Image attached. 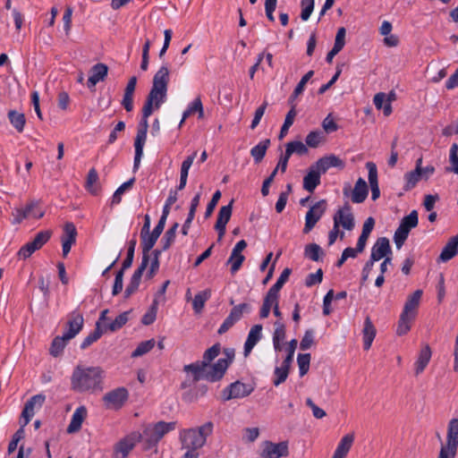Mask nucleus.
I'll return each mask as SVG.
<instances>
[{
    "instance_id": "1",
    "label": "nucleus",
    "mask_w": 458,
    "mask_h": 458,
    "mask_svg": "<svg viewBox=\"0 0 458 458\" xmlns=\"http://www.w3.org/2000/svg\"><path fill=\"white\" fill-rule=\"evenodd\" d=\"M103 373L99 367L78 366L72 375V388L79 393L102 391Z\"/></svg>"
},
{
    "instance_id": "2",
    "label": "nucleus",
    "mask_w": 458,
    "mask_h": 458,
    "mask_svg": "<svg viewBox=\"0 0 458 458\" xmlns=\"http://www.w3.org/2000/svg\"><path fill=\"white\" fill-rule=\"evenodd\" d=\"M221 351L220 344H215L210 348L205 351L201 360H197L191 364L185 365L183 370L187 373H192L193 381L197 382L200 379H205L209 382H217L220 379L212 378V368L214 364L211 362L219 355Z\"/></svg>"
},
{
    "instance_id": "3",
    "label": "nucleus",
    "mask_w": 458,
    "mask_h": 458,
    "mask_svg": "<svg viewBox=\"0 0 458 458\" xmlns=\"http://www.w3.org/2000/svg\"><path fill=\"white\" fill-rule=\"evenodd\" d=\"M213 428V422L208 421L198 428L182 429L180 432L182 447L198 451L206 445L207 437L212 434Z\"/></svg>"
},
{
    "instance_id": "4",
    "label": "nucleus",
    "mask_w": 458,
    "mask_h": 458,
    "mask_svg": "<svg viewBox=\"0 0 458 458\" xmlns=\"http://www.w3.org/2000/svg\"><path fill=\"white\" fill-rule=\"evenodd\" d=\"M422 293V290H416L407 297L396 327V334L398 335H404L410 331L411 323L417 315Z\"/></svg>"
},
{
    "instance_id": "5",
    "label": "nucleus",
    "mask_w": 458,
    "mask_h": 458,
    "mask_svg": "<svg viewBox=\"0 0 458 458\" xmlns=\"http://www.w3.org/2000/svg\"><path fill=\"white\" fill-rule=\"evenodd\" d=\"M175 427V421L165 422L163 420L158 421L153 425H148L143 430L142 435H140V438H142L144 442V449L149 450L153 447H156L158 442L165 437V435L174 430Z\"/></svg>"
},
{
    "instance_id": "6",
    "label": "nucleus",
    "mask_w": 458,
    "mask_h": 458,
    "mask_svg": "<svg viewBox=\"0 0 458 458\" xmlns=\"http://www.w3.org/2000/svg\"><path fill=\"white\" fill-rule=\"evenodd\" d=\"M419 218L417 210H412L408 216H405L395 230L394 234V242L398 250H400L407 240L409 233L412 228L418 225Z\"/></svg>"
},
{
    "instance_id": "7",
    "label": "nucleus",
    "mask_w": 458,
    "mask_h": 458,
    "mask_svg": "<svg viewBox=\"0 0 458 458\" xmlns=\"http://www.w3.org/2000/svg\"><path fill=\"white\" fill-rule=\"evenodd\" d=\"M151 114H146V109L142 108V118L139 123L137 135L134 140L135 156L133 162V169L136 170L140 166L141 157L143 156V148L147 140V132L148 129V118Z\"/></svg>"
},
{
    "instance_id": "8",
    "label": "nucleus",
    "mask_w": 458,
    "mask_h": 458,
    "mask_svg": "<svg viewBox=\"0 0 458 458\" xmlns=\"http://www.w3.org/2000/svg\"><path fill=\"white\" fill-rule=\"evenodd\" d=\"M52 235L49 230L38 232L34 239L24 244L18 251V256L22 259L30 258L36 250L41 249L47 243Z\"/></svg>"
},
{
    "instance_id": "9",
    "label": "nucleus",
    "mask_w": 458,
    "mask_h": 458,
    "mask_svg": "<svg viewBox=\"0 0 458 458\" xmlns=\"http://www.w3.org/2000/svg\"><path fill=\"white\" fill-rule=\"evenodd\" d=\"M251 311V306L249 303H241L233 306L229 315L225 318L222 325L217 330L219 335L226 333L233 325L241 320L243 314H249Z\"/></svg>"
},
{
    "instance_id": "10",
    "label": "nucleus",
    "mask_w": 458,
    "mask_h": 458,
    "mask_svg": "<svg viewBox=\"0 0 458 458\" xmlns=\"http://www.w3.org/2000/svg\"><path fill=\"white\" fill-rule=\"evenodd\" d=\"M253 391L254 387L252 386L237 380L223 390L222 397L225 401L243 398L250 395Z\"/></svg>"
},
{
    "instance_id": "11",
    "label": "nucleus",
    "mask_w": 458,
    "mask_h": 458,
    "mask_svg": "<svg viewBox=\"0 0 458 458\" xmlns=\"http://www.w3.org/2000/svg\"><path fill=\"white\" fill-rule=\"evenodd\" d=\"M129 392L125 387H117L107 392L102 398L107 409L118 410L123 407L128 400Z\"/></svg>"
},
{
    "instance_id": "12",
    "label": "nucleus",
    "mask_w": 458,
    "mask_h": 458,
    "mask_svg": "<svg viewBox=\"0 0 458 458\" xmlns=\"http://www.w3.org/2000/svg\"><path fill=\"white\" fill-rule=\"evenodd\" d=\"M326 199H321L310 208L305 216V225L303 228L304 233H308L310 231L313 229V227L316 225V224L326 212Z\"/></svg>"
},
{
    "instance_id": "13",
    "label": "nucleus",
    "mask_w": 458,
    "mask_h": 458,
    "mask_svg": "<svg viewBox=\"0 0 458 458\" xmlns=\"http://www.w3.org/2000/svg\"><path fill=\"white\" fill-rule=\"evenodd\" d=\"M225 358H220L212 368L213 375L211 377L215 379H222L230 364L233 361L235 352L233 348H225L223 352Z\"/></svg>"
},
{
    "instance_id": "14",
    "label": "nucleus",
    "mask_w": 458,
    "mask_h": 458,
    "mask_svg": "<svg viewBox=\"0 0 458 458\" xmlns=\"http://www.w3.org/2000/svg\"><path fill=\"white\" fill-rule=\"evenodd\" d=\"M233 202H234V200H233V199H232L228 205L223 206L219 209V212L217 215V220L215 225V229L218 233V239H217L218 242H220L222 240V238L224 237V235L225 233L226 225L232 216Z\"/></svg>"
},
{
    "instance_id": "15",
    "label": "nucleus",
    "mask_w": 458,
    "mask_h": 458,
    "mask_svg": "<svg viewBox=\"0 0 458 458\" xmlns=\"http://www.w3.org/2000/svg\"><path fill=\"white\" fill-rule=\"evenodd\" d=\"M264 445V449L260 454L262 458H281L289 454L287 442L284 441L274 444L270 441H266Z\"/></svg>"
},
{
    "instance_id": "16",
    "label": "nucleus",
    "mask_w": 458,
    "mask_h": 458,
    "mask_svg": "<svg viewBox=\"0 0 458 458\" xmlns=\"http://www.w3.org/2000/svg\"><path fill=\"white\" fill-rule=\"evenodd\" d=\"M442 447L451 453V458L455 457L458 447V419L454 418L449 421L446 445Z\"/></svg>"
},
{
    "instance_id": "17",
    "label": "nucleus",
    "mask_w": 458,
    "mask_h": 458,
    "mask_svg": "<svg viewBox=\"0 0 458 458\" xmlns=\"http://www.w3.org/2000/svg\"><path fill=\"white\" fill-rule=\"evenodd\" d=\"M67 330L64 333L66 339H73L82 329L84 325V318L81 313L77 310L72 311L69 315V319L66 323Z\"/></svg>"
},
{
    "instance_id": "18",
    "label": "nucleus",
    "mask_w": 458,
    "mask_h": 458,
    "mask_svg": "<svg viewBox=\"0 0 458 458\" xmlns=\"http://www.w3.org/2000/svg\"><path fill=\"white\" fill-rule=\"evenodd\" d=\"M46 400V396L38 394L30 397L25 403L21 411V418L24 419L23 424L27 425L35 414V409H40Z\"/></svg>"
},
{
    "instance_id": "19",
    "label": "nucleus",
    "mask_w": 458,
    "mask_h": 458,
    "mask_svg": "<svg viewBox=\"0 0 458 458\" xmlns=\"http://www.w3.org/2000/svg\"><path fill=\"white\" fill-rule=\"evenodd\" d=\"M335 220L338 222V226L341 225L344 229L351 231L353 229L354 216L352 213V208L349 203H345L341 208L337 210L334 216V223Z\"/></svg>"
},
{
    "instance_id": "20",
    "label": "nucleus",
    "mask_w": 458,
    "mask_h": 458,
    "mask_svg": "<svg viewBox=\"0 0 458 458\" xmlns=\"http://www.w3.org/2000/svg\"><path fill=\"white\" fill-rule=\"evenodd\" d=\"M89 77L87 81V87L94 89L97 83L104 81L108 74V66L103 63L94 64L89 70Z\"/></svg>"
},
{
    "instance_id": "21",
    "label": "nucleus",
    "mask_w": 458,
    "mask_h": 458,
    "mask_svg": "<svg viewBox=\"0 0 458 458\" xmlns=\"http://www.w3.org/2000/svg\"><path fill=\"white\" fill-rule=\"evenodd\" d=\"M140 438V435L135 434L119 441L114 448V458H126Z\"/></svg>"
},
{
    "instance_id": "22",
    "label": "nucleus",
    "mask_w": 458,
    "mask_h": 458,
    "mask_svg": "<svg viewBox=\"0 0 458 458\" xmlns=\"http://www.w3.org/2000/svg\"><path fill=\"white\" fill-rule=\"evenodd\" d=\"M167 93H162L150 89L148 95L142 108L146 109V114H152L154 109H158L166 99Z\"/></svg>"
},
{
    "instance_id": "23",
    "label": "nucleus",
    "mask_w": 458,
    "mask_h": 458,
    "mask_svg": "<svg viewBox=\"0 0 458 458\" xmlns=\"http://www.w3.org/2000/svg\"><path fill=\"white\" fill-rule=\"evenodd\" d=\"M168 82L169 70L167 66L163 65L153 77L151 89L157 90L162 93H167Z\"/></svg>"
},
{
    "instance_id": "24",
    "label": "nucleus",
    "mask_w": 458,
    "mask_h": 458,
    "mask_svg": "<svg viewBox=\"0 0 458 458\" xmlns=\"http://www.w3.org/2000/svg\"><path fill=\"white\" fill-rule=\"evenodd\" d=\"M392 253L389 240L386 237H379L371 249L370 257L374 260H380Z\"/></svg>"
},
{
    "instance_id": "25",
    "label": "nucleus",
    "mask_w": 458,
    "mask_h": 458,
    "mask_svg": "<svg viewBox=\"0 0 458 458\" xmlns=\"http://www.w3.org/2000/svg\"><path fill=\"white\" fill-rule=\"evenodd\" d=\"M148 266V264L141 261L140 265L134 271L124 291L125 299H128L131 294H133L138 290L140 284L141 276Z\"/></svg>"
},
{
    "instance_id": "26",
    "label": "nucleus",
    "mask_w": 458,
    "mask_h": 458,
    "mask_svg": "<svg viewBox=\"0 0 458 458\" xmlns=\"http://www.w3.org/2000/svg\"><path fill=\"white\" fill-rule=\"evenodd\" d=\"M313 165L321 174H325L331 167H344V161L335 155L323 157Z\"/></svg>"
},
{
    "instance_id": "27",
    "label": "nucleus",
    "mask_w": 458,
    "mask_h": 458,
    "mask_svg": "<svg viewBox=\"0 0 458 458\" xmlns=\"http://www.w3.org/2000/svg\"><path fill=\"white\" fill-rule=\"evenodd\" d=\"M160 235L155 233L154 232L145 233V235L140 236L141 239V248H142V259L141 261L147 264L149 263L150 259V250L156 244L157 239Z\"/></svg>"
},
{
    "instance_id": "28",
    "label": "nucleus",
    "mask_w": 458,
    "mask_h": 458,
    "mask_svg": "<svg viewBox=\"0 0 458 458\" xmlns=\"http://www.w3.org/2000/svg\"><path fill=\"white\" fill-rule=\"evenodd\" d=\"M263 327L260 324L254 325L247 336V340L244 344V356L247 357L258 342L261 339Z\"/></svg>"
},
{
    "instance_id": "29",
    "label": "nucleus",
    "mask_w": 458,
    "mask_h": 458,
    "mask_svg": "<svg viewBox=\"0 0 458 458\" xmlns=\"http://www.w3.org/2000/svg\"><path fill=\"white\" fill-rule=\"evenodd\" d=\"M366 167L369 172L368 179H369V186L371 189V199H372V200L375 201L380 196V190H379L378 180H377V165L373 162H368V163H366Z\"/></svg>"
},
{
    "instance_id": "30",
    "label": "nucleus",
    "mask_w": 458,
    "mask_h": 458,
    "mask_svg": "<svg viewBox=\"0 0 458 458\" xmlns=\"http://www.w3.org/2000/svg\"><path fill=\"white\" fill-rule=\"evenodd\" d=\"M321 172L314 167V165H310L307 174L303 178V188L307 191L312 193L315 189L320 184Z\"/></svg>"
},
{
    "instance_id": "31",
    "label": "nucleus",
    "mask_w": 458,
    "mask_h": 458,
    "mask_svg": "<svg viewBox=\"0 0 458 458\" xmlns=\"http://www.w3.org/2000/svg\"><path fill=\"white\" fill-rule=\"evenodd\" d=\"M369 194V189L366 181L360 177L355 182L354 188L352 191V201L353 203H362L365 201Z\"/></svg>"
},
{
    "instance_id": "32",
    "label": "nucleus",
    "mask_w": 458,
    "mask_h": 458,
    "mask_svg": "<svg viewBox=\"0 0 458 458\" xmlns=\"http://www.w3.org/2000/svg\"><path fill=\"white\" fill-rule=\"evenodd\" d=\"M87 416V409L85 406L78 407L72 416L70 424L67 427V433L72 434L78 432L81 428L82 422Z\"/></svg>"
},
{
    "instance_id": "33",
    "label": "nucleus",
    "mask_w": 458,
    "mask_h": 458,
    "mask_svg": "<svg viewBox=\"0 0 458 458\" xmlns=\"http://www.w3.org/2000/svg\"><path fill=\"white\" fill-rule=\"evenodd\" d=\"M458 254V234L451 237L445 247L443 248L440 255L439 260L442 262H446L453 258H454Z\"/></svg>"
},
{
    "instance_id": "34",
    "label": "nucleus",
    "mask_w": 458,
    "mask_h": 458,
    "mask_svg": "<svg viewBox=\"0 0 458 458\" xmlns=\"http://www.w3.org/2000/svg\"><path fill=\"white\" fill-rule=\"evenodd\" d=\"M377 334V330L375 326L373 325L370 318L369 316L366 317L364 320V327L362 329L363 335V348L368 351L375 339Z\"/></svg>"
},
{
    "instance_id": "35",
    "label": "nucleus",
    "mask_w": 458,
    "mask_h": 458,
    "mask_svg": "<svg viewBox=\"0 0 458 458\" xmlns=\"http://www.w3.org/2000/svg\"><path fill=\"white\" fill-rule=\"evenodd\" d=\"M354 441L353 433L347 434L340 440L332 458H345Z\"/></svg>"
},
{
    "instance_id": "36",
    "label": "nucleus",
    "mask_w": 458,
    "mask_h": 458,
    "mask_svg": "<svg viewBox=\"0 0 458 458\" xmlns=\"http://www.w3.org/2000/svg\"><path fill=\"white\" fill-rule=\"evenodd\" d=\"M197 156V151L193 152L191 156L187 157L184 161L182 163L181 166V174H180V182L175 190L182 191L185 188L187 184V179L189 174V170L193 164V161Z\"/></svg>"
},
{
    "instance_id": "37",
    "label": "nucleus",
    "mask_w": 458,
    "mask_h": 458,
    "mask_svg": "<svg viewBox=\"0 0 458 458\" xmlns=\"http://www.w3.org/2000/svg\"><path fill=\"white\" fill-rule=\"evenodd\" d=\"M432 355L431 349L428 344L423 346L420 350L419 357L415 362V375L418 376L422 373L428 366Z\"/></svg>"
},
{
    "instance_id": "38",
    "label": "nucleus",
    "mask_w": 458,
    "mask_h": 458,
    "mask_svg": "<svg viewBox=\"0 0 458 458\" xmlns=\"http://www.w3.org/2000/svg\"><path fill=\"white\" fill-rule=\"evenodd\" d=\"M292 270L290 268H284L280 276L277 278L276 282L269 288L267 294L273 297L274 300L276 298H279V292L289 279Z\"/></svg>"
},
{
    "instance_id": "39",
    "label": "nucleus",
    "mask_w": 458,
    "mask_h": 458,
    "mask_svg": "<svg viewBox=\"0 0 458 458\" xmlns=\"http://www.w3.org/2000/svg\"><path fill=\"white\" fill-rule=\"evenodd\" d=\"M98 174L97 170L92 167L87 175L86 182H85V189L90 192L92 195H98L100 186L98 184Z\"/></svg>"
},
{
    "instance_id": "40",
    "label": "nucleus",
    "mask_w": 458,
    "mask_h": 458,
    "mask_svg": "<svg viewBox=\"0 0 458 458\" xmlns=\"http://www.w3.org/2000/svg\"><path fill=\"white\" fill-rule=\"evenodd\" d=\"M270 140L266 139L257 144L250 149V155L253 157L256 164L260 163L266 156L267 150L270 146Z\"/></svg>"
},
{
    "instance_id": "41",
    "label": "nucleus",
    "mask_w": 458,
    "mask_h": 458,
    "mask_svg": "<svg viewBox=\"0 0 458 458\" xmlns=\"http://www.w3.org/2000/svg\"><path fill=\"white\" fill-rule=\"evenodd\" d=\"M211 297V290L206 289L198 293L192 300V309L195 313L199 314L204 309L205 303Z\"/></svg>"
},
{
    "instance_id": "42",
    "label": "nucleus",
    "mask_w": 458,
    "mask_h": 458,
    "mask_svg": "<svg viewBox=\"0 0 458 458\" xmlns=\"http://www.w3.org/2000/svg\"><path fill=\"white\" fill-rule=\"evenodd\" d=\"M198 114L199 119L204 117V108L200 97L196 98L183 112V118L187 119L189 116Z\"/></svg>"
},
{
    "instance_id": "43",
    "label": "nucleus",
    "mask_w": 458,
    "mask_h": 458,
    "mask_svg": "<svg viewBox=\"0 0 458 458\" xmlns=\"http://www.w3.org/2000/svg\"><path fill=\"white\" fill-rule=\"evenodd\" d=\"M8 119L12 125L17 130L18 132H22L26 123L25 115L16 110H10L7 114Z\"/></svg>"
},
{
    "instance_id": "44",
    "label": "nucleus",
    "mask_w": 458,
    "mask_h": 458,
    "mask_svg": "<svg viewBox=\"0 0 458 458\" xmlns=\"http://www.w3.org/2000/svg\"><path fill=\"white\" fill-rule=\"evenodd\" d=\"M68 341L70 340L66 339L64 335L62 336H55L51 343L50 354L53 357H58L63 352Z\"/></svg>"
},
{
    "instance_id": "45",
    "label": "nucleus",
    "mask_w": 458,
    "mask_h": 458,
    "mask_svg": "<svg viewBox=\"0 0 458 458\" xmlns=\"http://www.w3.org/2000/svg\"><path fill=\"white\" fill-rule=\"evenodd\" d=\"M324 251L317 243H310L305 246L304 256L312 261H319Z\"/></svg>"
},
{
    "instance_id": "46",
    "label": "nucleus",
    "mask_w": 458,
    "mask_h": 458,
    "mask_svg": "<svg viewBox=\"0 0 458 458\" xmlns=\"http://www.w3.org/2000/svg\"><path fill=\"white\" fill-rule=\"evenodd\" d=\"M103 335V331L100 327L99 322H97L94 331H92L88 336H86L81 344V349L85 350L89 347L92 344L97 342Z\"/></svg>"
},
{
    "instance_id": "47",
    "label": "nucleus",
    "mask_w": 458,
    "mask_h": 458,
    "mask_svg": "<svg viewBox=\"0 0 458 458\" xmlns=\"http://www.w3.org/2000/svg\"><path fill=\"white\" fill-rule=\"evenodd\" d=\"M179 227L178 223H174L164 234L161 239L163 250H167L175 240L176 232Z\"/></svg>"
},
{
    "instance_id": "48",
    "label": "nucleus",
    "mask_w": 458,
    "mask_h": 458,
    "mask_svg": "<svg viewBox=\"0 0 458 458\" xmlns=\"http://www.w3.org/2000/svg\"><path fill=\"white\" fill-rule=\"evenodd\" d=\"M290 368H291L290 365L285 364L284 362H282V365L280 367H276L275 371H274L275 379L273 380V384L276 386H278L279 385L283 384L286 380V378L289 375Z\"/></svg>"
},
{
    "instance_id": "49",
    "label": "nucleus",
    "mask_w": 458,
    "mask_h": 458,
    "mask_svg": "<svg viewBox=\"0 0 458 458\" xmlns=\"http://www.w3.org/2000/svg\"><path fill=\"white\" fill-rule=\"evenodd\" d=\"M285 149L288 151V153L291 154H297L299 156H304L308 154L309 149L302 141L300 140H293L286 143Z\"/></svg>"
},
{
    "instance_id": "50",
    "label": "nucleus",
    "mask_w": 458,
    "mask_h": 458,
    "mask_svg": "<svg viewBox=\"0 0 458 458\" xmlns=\"http://www.w3.org/2000/svg\"><path fill=\"white\" fill-rule=\"evenodd\" d=\"M404 179L406 181L404 190L410 191L416 186L420 179H422V173L419 172V169H414L404 174Z\"/></svg>"
},
{
    "instance_id": "51",
    "label": "nucleus",
    "mask_w": 458,
    "mask_h": 458,
    "mask_svg": "<svg viewBox=\"0 0 458 458\" xmlns=\"http://www.w3.org/2000/svg\"><path fill=\"white\" fill-rule=\"evenodd\" d=\"M449 162L451 166L445 167L446 172L458 174V144L453 143L449 153Z\"/></svg>"
},
{
    "instance_id": "52",
    "label": "nucleus",
    "mask_w": 458,
    "mask_h": 458,
    "mask_svg": "<svg viewBox=\"0 0 458 458\" xmlns=\"http://www.w3.org/2000/svg\"><path fill=\"white\" fill-rule=\"evenodd\" d=\"M155 344L156 342L154 339H149L140 343L136 349L131 352V357L137 358L148 353L154 348Z\"/></svg>"
},
{
    "instance_id": "53",
    "label": "nucleus",
    "mask_w": 458,
    "mask_h": 458,
    "mask_svg": "<svg viewBox=\"0 0 458 458\" xmlns=\"http://www.w3.org/2000/svg\"><path fill=\"white\" fill-rule=\"evenodd\" d=\"M135 182V178L132 177L127 182H123L121 186L117 188V190L114 191L113 197L111 205H116L119 204L122 200V195L126 190H129L132 187L133 183Z\"/></svg>"
},
{
    "instance_id": "54",
    "label": "nucleus",
    "mask_w": 458,
    "mask_h": 458,
    "mask_svg": "<svg viewBox=\"0 0 458 458\" xmlns=\"http://www.w3.org/2000/svg\"><path fill=\"white\" fill-rule=\"evenodd\" d=\"M130 313L131 310H128L118 315L114 321L108 324L107 328L111 332H115L122 328L128 322Z\"/></svg>"
},
{
    "instance_id": "55",
    "label": "nucleus",
    "mask_w": 458,
    "mask_h": 458,
    "mask_svg": "<svg viewBox=\"0 0 458 458\" xmlns=\"http://www.w3.org/2000/svg\"><path fill=\"white\" fill-rule=\"evenodd\" d=\"M25 426L26 425L23 423H21L20 428L13 434L12 440L8 445L7 451L9 454H13L17 449L18 443L25 437Z\"/></svg>"
},
{
    "instance_id": "56",
    "label": "nucleus",
    "mask_w": 458,
    "mask_h": 458,
    "mask_svg": "<svg viewBox=\"0 0 458 458\" xmlns=\"http://www.w3.org/2000/svg\"><path fill=\"white\" fill-rule=\"evenodd\" d=\"M311 356L310 353H300L297 357V363L299 366L300 376H305L309 369L310 364Z\"/></svg>"
},
{
    "instance_id": "57",
    "label": "nucleus",
    "mask_w": 458,
    "mask_h": 458,
    "mask_svg": "<svg viewBox=\"0 0 458 458\" xmlns=\"http://www.w3.org/2000/svg\"><path fill=\"white\" fill-rule=\"evenodd\" d=\"M157 304L158 301L157 298H155L149 310L143 315L141 318V323L143 325L148 326L154 323L157 318Z\"/></svg>"
},
{
    "instance_id": "58",
    "label": "nucleus",
    "mask_w": 458,
    "mask_h": 458,
    "mask_svg": "<svg viewBox=\"0 0 458 458\" xmlns=\"http://www.w3.org/2000/svg\"><path fill=\"white\" fill-rule=\"evenodd\" d=\"M77 236V230L73 223L68 222L64 225V234L62 236V241L70 242L71 243H75Z\"/></svg>"
},
{
    "instance_id": "59",
    "label": "nucleus",
    "mask_w": 458,
    "mask_h": 458,
    "mask_svg": "<svg viewBox=\"0 0 458 458\" xmlns=\"http://www.w3.org/2000/svg\"><path fill=\"white\" fill-rule=\"evenodd\" d=\"M324 139L323 132L320 131H310L305 140L306 146L310 148H318Z\"/></svg>"
},
{
    "instance_id": "60",
    "label": "nucleus",
    "mask_w": 458,
    "mask_h": 458,
    "mask_svg": "<svg viewBox=\"0 0 458 458\" xmlns=\"http://www.w3.org/2000/svg\"><path fill=\"white\" fill-rule=\"evenodd\" d=\"M315 0H301V19L304 21H308L314 10Z\"/></svg>"
},
{
    "instance_id": "61",
    "label": "nucleus",
    "mask_w": 458,
    "mask_h": 458,
    "mask_svg": "<svg viewBox=\"0 0 458 458\" xmlns=\"http://www.w3.org/2000/svg\"><path fill=\"white\" fill-rule=\"evenodd\" d=\"M137 244L136 238L131 239L128 243L127 255L125 259L123 261V268H130L132 265L134 259V252Z\"/></svg>"
},
{
    "instance_id": "62",
    "label": "nucleus",
    "mask_w": 458,
    "mask_h": 458,
    "mask_svg": "<svg viewBox=\"0 0 458 458\" xmlns=\"http://www.w3.org/2000/svg\"><path fill=\"white\" fill-rule=\"evenodd\" d=\"M244 259L245 258L242 254H237L236 256H233V253H231V256L227 260V264H231L232 274H234L240 269Z\"/></svg>"
},
{
    "instance_id": "63",
    "label": "nucleus",
    "mask_w": 458,
    "mask_h": 458,
    "mask_svg": "<svg viewBox=\"0 0 458 458\" xmlns=\"http://www.w3.org/2000/svg\"><path fill=\"white\" fill-rule=\"evenodd\" d=\"M323 279V271L318 268L316 273L309 274L305 279V285L311 287L315 284H320Z\"/></svg>"
},
{
    "instance_id": "64",
    "label": "nucleus",
    "mask_w": 458,
    "mask_h": 458,
    "mask_svg": "<svg viewBox=\"0 0 458 458\" xmlns=\"http://www.w3.org/2000/svg\"><path fill=\"white\" fill-rule=\"evenodd\" d=\"M314 342V331L308 329L305 331L304 335L300 343V348L302 351L309 350Z\"/></svg>"
}]
</instances>
